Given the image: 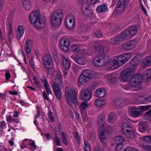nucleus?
Wrapping results in <instances>:
<instances>
[{"label":"nucleus","instance_id":"obj_22","mask_svg":"<svg viewBox=\"0 0 151 151\" xmlns=\"http://www.w3.org/2000/svg\"><path fill=\"white\" fill-rule=\"evenodd\" d=\"M130 114L133 117H136L140 116L142 114L139 107L133 108L131 109L130 110Z\"/></svg>","mask_w":151,"mask_h":151},{"label":"nucleus","instance_id":"obj_58","mask_svg":"<svg viewBox=\"0 0 151 151\" xmlns=\"http://www.w3.org/2000/svg\"><path fill=\"white\" fill-rule=\"evenodd\" d=\"M131 64L132 66L135 67L138 65V62L134 60H132L131 61Z\"/></svg>","mask_w":151,"mask_h":151},{"label":"nucleus","instance_id":"obj_55","mask_svg":"<svg viewBox=\"0 0 151 151\" xmlns=\"http://www.w3.org/2000/svg\"><path fill=\"white\" fill-rule=\"evenodd\" d=\"M88 106V104L85 102H83L81 103V106L82 109L84 110L87 108Z\"/></svg>","mask_w":151,"mask_h":151},{"label":"nucleus","instance_id":"obj_28","mask_svg":"<svg viewBox=\"0 0 151 151\" xmlns=\"http://www.w3.org/2000/svg\"><path fill=\"white\" fill-rule=\"evenodd\" d=\"M71 50L74 54L77 55L79 54L80 51V47L77 44L73 45L71 46Z\"/></svg>","mask_w":151,"mask_h":151},{"label":"nucleus","instance_id":"obj_60","mask_svg":"<svg viewBox=\"0 0 151 151\" xmlns=\"http://www.w3.org/2000/svg\"><path fill=\"white\" fill-rule=\"evenodd\" d=\"M33 58L32 57L29 59V63L32 69H35V68L34 64V63L33 61Z\"/></svg>","mask_w":151,"mask_h":151},{"label":"nucleus","instance_id":"obj_31","mask_svg":"<svg viewBox=\"0 0 151 151\" xmlns=\"http://www.w3.org/2000/svg\"><path fill=\"white\" fill-rule=\"evenodd\" d=\"M123 41L122 39L119 35L112 38L110 40V42L114 44H116Z\"/></svg>","mask_w":151,"mask_h":151},{"label":"nucleus","instance_id":"obj_61","mask_svg":"<svg viewBox=\"0 0 151 151\" xmlns=\"http://www.w3.org/2000/svg\"><path fill=\"white\" fill-rule=\"evenodd\" d=\"M142 148L145 150L151 151V146L150 145L143 146Z\"/></svg>","mask_w":151,"mask_h":151},{"label":"nucleus","instance_id":"obj_4","mask_svg":"<svg viewBox=\"0 0 151 151\" xmlns=\"http://www.w3.org/2000/svg\"><path fill=\"white\" fill-rule=\"evenodd\" d=\"M65 93L66 100L70 106H72V101L75 105L78 104L77 94L74 89H70L69 87H67L65 88Z\"/></svg>","mask_w":151,"mask_h":151},{"label":"nucleus","instance_id":"obj_18","mask_svg":"<svg viewBox=\"0 0 151 151\" xmlns=\"http://www.w3.org/2000/svg\"><path fill=\"white\" fill-rule=\"evenodd\" d=\"M58 85H52V86L55 95L57 98L60 99L61 98L62 93Z\"/></svg>","mask_w":151,"mask_h":151},{"label":"nucleus","instance_id":"obj_20","mask_svg":"<svg viewBox=\"0 0 151 151\" xmlns=\"http://www.w3.org/2000/svg\"><path fill=\"white\" fill-rule=\"evenodd\" d=\"M82 74L90 80L95 76V73L89 69H86L82 72Z\"/></svg>","mask_w":151,"mask_h":151},{"label":"nucleus","instance_id":"obj_49","mask_svg":"<svg viewBox=\"0 0 151 151\" xmlns=\"http://www.w3.org/2000/svg\"><path fill=\"white\" fill-rule=\"evenodd\" d=\"M48 116L50 122H53L54 120V118L52 115V112L50 111H48Z\"/></svg>","mask_w":151,"mask_h":151},{"label":"nucleus","instance_id":"obj_10","mask_svg":"<svg viewBox=\"0 0 151 151\" xmlns=\"http://www.w3.org/2000/svg\"><path fill=\"white\" fill-rule=\"evenodd\" d=\"M81 99L84 101H88L90 100L92 95V92L88 89L82 90L80 93Z\"/></svg>","mask_w":151,"mask_h":151},{"label":"nucleus","instance_id":"obj_11","mask_svg":"<svg viewBox=\"0 0 151 151\" xmlns=\"http://www.w3.org/2000/svg\"><path fill=\"white\" fill-rule=\"evenodd\" d=\"M109 129H108V130L104 131V129L103 131H101L99 134V139L101 143L105 144L106 140V133H109L112 130V128L110 126H109Z\"/></svg>","mask_w":151,"mask_h":151},{"label":"nucleus","instance_id":"obj_17","mask_svg":"<svg viewBox=\"0 0 151 151\" xmlns=\"http://www.w3.org/2000/svg\"><path fill=\"white\" fill-rule=\"evenodd\" d=\"M104 77L109 82L114 83L117 80V76L115 73H112L105 75Z\"/></svg>","mask_w":151,"mask_h":151},{"label":"nucleus","instance_id":"obj_38","mask_svg":"<svg viewBox=\"0 0 151 151\" xmlns=\"http://www.w3.org/2000/svg\"><path fill=\"white\" fill-rule=\"evenodd\" d=\"M94 104L96 107H99L104 105L105 103V101H102V99L98 100L96 99L95 100Z\"/></svg>","mask_w":151,"mask_h":151},{"label":"nucleus","instance_id":"obj_57","mask_svg":"<svg viewBox=\"0 0 151 151\" xmlns=\"http://www.w3.org/2000/svg\"><path fill=\"white\" fill-rule=\"evenodd\" d=\"M123 148L122 144L116 145V151H122Z\"/></svg>","mask_w":151,"mask_h":151},{"label":"nucleus","instance_id":"obj_30","mask_svg":"<svg viewBox=\"0 0 151 151\" xmlns=\"http://www.w3.org/2000/svg\"><path fill=\"white\" fill-rule=\"evenodd\" d=\"M78 80L80 83L83 84L87 83L90 79L81 74L79 76Z\"/></svg>","mask_w":151,"mask_h":151},{"label":"nucleus","instance_id":"obj_48","mask_svg":"<svg viewBox=\"0 0 151 151\" xmlns=\"http://www.w3.org/2000/svg\"><path fill=\"white\" fill-rule=\"evenodd\" d=\"M85 151H91L90 146L87 141H84Z\"/></svg>","mask_w":151,"mask_h":151},{"label":"nucleus","instance_id":"obj_29","mask_svg":"<svg viewBox=\"0 0 151 151\" xmlns=\"http://www.w3.org/2000/svg\"><path fill=\"white\" fill-rule=\"evenodd\" d=\"M65 26L68 29H73L75 25L74 20L73 19H70L69 20L68 22H65Z\"/></svg>","mask_w":151,"mask_h":151},{"label":"nucleus","instance_id":"obj_63","mask_svg":"<svg viewBox=\"0 0 151 151\" xmlns=\"http://www.w3.org/2000/svg\"><path fill=\"white\" fill-rule=\"evenodd\" d=\"M124 151H137V150L134 148L130 147H127L126 148Z\"/></svg>","mask_w":151,"mask_h":151},{"label":"nucleus","instance_id":"obj_45","mask_svg":"<svg viewBox=\"0 0 151 151\" xmlns=\"http://www.w3.org/2000/svg\"><path fill=\"white\" fill-rule=\"evenodd\" d=\"M114 117V113H111L109 115V118L107 120L109 122L111 123H113V119Z\"/></svg>","mask_w":151,"mask_h":151},{"label":"nucleus","instance_id":"obj_52","mask_svg":"<svg viewBox=\"0 0 151 151\" xmlns=\"http://www.w3.org/2000/svg\"><path fill=\"white\" fill-rule=\"evenodd\" d=\"M73 136L78 141H80L81 137L80 136H79L77 131L74 132Z\"/></svg>","mask_w":151,"mask_h":151},{"label":"nucleus","instance_id":"obj_1","mask_svg":"<svg viewBox=\"0 0 151 151\" xmlns=\"http://www.w3.org/2000/svg\"><path fill=\"white\" fill-rule=\"evenodd\" d=\"M29 19L31 23L37 28L42 29L45 26V19L43 17H41L37 10L34 11L30 14L29 16Z\"/></svg>","mask_w":151,"mask_h":151},{"label":"nucleus","instance_id":"obj_50","mask_svg":"<svg viewBox=\"0 0 151 151\" xmlns=\"http://www.w3.org/2000/svg\"><path fill=\"white\" fill-rule=\"evenodd\" d=\"M139 107L141 112H142V111H145L149 109L150 108V106H141Z\"/></svg>","mask_w":151,"mask_h":151},{"label":"nucleus","instance_id":"obj_24","mask_svg":"<svg viewBox=\"0 0 151 151\" xmlns=\"http://www.w3.org/2000/svg\"><path fill=\"white\" fill-rule=\"evenodd\" d=\"M142 63L144 68L151 66V56L146 57L142 60Z\"/></svg>","mask_w":151,"mask_h":151},{"label":"nucleus","instance_id":"obj_5","mask_svg":"<svg viewBox=\"0 0 151 151\" xmlns=\"http://www.w3.org/2000/svg\"><path fill=\"white\" fill-rule=\"evenodd\" d=\"M131 54L130 53L120 55L117 58L116 60H113L111 65L114 68H117L119 66H122L128 61L131 58Z\"/></svg>","mask_w":151,"mask_h":151},{"label":"nucleus","instance_id":"obj_16","mask_svg":"<svg viewBox=\"0 0 151 151\" xmlns=\"http://www.w3.org/2000/svg\"><path fill=\"white\" fill-rule=\"evenodd\" d=\"M61 59L63 68L66 70L69 69L70 66V64L68 58L65 56L63 55Z\"/></svg>","mask_w":151,"mask_h":151},{"label":"nucleus","instance_id":"obj_46","mask_svg":"<svg viewBox=\"0 0 151 151\" xmlns=\"http://www.w3.org/2000/svg\"><path fill=\"white\" fill-rule=\"evenodd\" d=\"M93 34L96 37L98 38H101L102 36L101 32L99 30L94 32L93 33Z\"/></svg>","mask_w":151,"mask_h":151},{"label":"nucleus","instance_id":"obj_13","mask_svg":"<svg viewBox=\"0 0 151 151\" xmlns=\"http://www.w3.org/2000/svg\"><path fill=\"white\" fill-rule=\"evenodd\" d=\"M63 77L61 72L59 70L57 71V74L55 75V78L53 81V84L60 85L62 84Z\"/></svg>","mask_w":151,"mask_h":151},{"label":"nucleus","instance_id":"obj_64","mask_svg":"<svg viewBox=\"0 0 151 151\" xmlns=\"http://www.w3.org/2000/svg\"><path fill=\"white\" fill-rule=\"evenodd\" d=\"M31 47H29L27 46H25V49L26 53L29 54L31 53Z\"/></svg>","mask_w":151,"mask_h":151},{"label":"nucleus","instance_id":"obj_54","mask_svg":"<svg viewBox=\"0 0 151 151\" xmlns=\"http://www.w3.org/2000/svg\"><path fill=\"white\" fill-rule=\"evenodd\" d=\"M6 124V123L4 121L1 122L0 124V131H3V129L4 128Z\"/></svg>","mask_w":151,"mask_h":151},{"label":"nucleus","instance_id":"obj_37","mask_svg":"<svg viewBox=\"0 0 151 151\" xmlns=\"http://www.w3.org/2000/svg\"><path fill=\"white\" fill-rule=\"evenodd\" d=\"M85 10V11L84 13V15L86 17H91L92 16L93 13L92 10L89 9L88 7H86Z\"/></svg>","mask_w":151,"mask_h":151},{"label":"nucleus","instance_id":"obj_2","mask_svg":"<svg viewBox=\"0 0 151 151\" xmlns=\"http://www.w3.org/2000/svg\"><path fill=\"white\" fill-rule=\"evenodd\" d=\"M142 77L140 73L136 74L132 76L128 83L125 85L124 89L126 90L130 89L131 87L135 88L134 91H139L141 89V83Z\"/></svg>","mask_w":151,"mask_h":151},{"label":"nucleus","instance_id":"obj_15","mask_svg":"<svg viewBox=\"0 0 151 151\" xmlns=\"http://www.w3.org/2000/svg\"><path fill=\"white\" fill-rule=\"evenodd\" d=\"M41 82L43 83V86L48 95L52 94V92L50 88V86L45 76H42L41 79Z\"/></svg>","mask_w":151,"mask_h":151},{"label":"nucleus","instance_id":"obj_56","mask_svg":"<svg viewBox=\"0 0 151 151\" xmlns=\"http://www.w3.org/2000/svg\"><path fill=\"white\" fill-rule=\"evenodd\" d=\"M123 148L122 144L116 145V151H122Z\"/></svg>","mask_w":151,"mask_h":151},{"label":"nucleus","instance_id":"obj_34","mask_svg":"<svg viewBox=\"0 0 151 151\" xmlns=\"http://www.w3.org/2000/svg\"><path fill=\"white\" fill-rule=\"evenodd\" d=\"M114 142L116 145L122 144L124 141V139L122 136H116L114 138Z\"/></svg>","mask_w":151,"mask_h":151},{"label":"nucleus","instance_id":"obj_25","mask_svg":"<svg viewBox=\"0 0 151 151\" xmlns=\"http://www.w3.org/2000/svg\"><path fill=\"white\" fill-rule=\"evenodd\" d=\"M126 3V0H119L116 7L118 9L120 8V11L123 12L124 10Z\"/></svg>","mask_w":151,"mask_h":151},{"label":"nucleus","instance_id":"obj_62","mask_svg":"<svg viewBox=\"0 0 151 151\" xmlns=\"http://www.w3.org/2000/svg\"><path fill=\"white\" fill-rule=\"evenodd\" d=\"M6 81H8L11 77V75L9 72L7 71L5 73V75Z\"/></svg>","mask_w":151,"mask_h":151},{"label":"nucleus","instance_id":"obj_6","mask_svg":"<svg viewBox=\"0 0 151 151\" xmlns=\"http://www.w3.org/2000/svg\"><path fill=\"white\" fill-rule=\"evenodd\" d=\"M121 128L122 132L128 138H132L135 137L133 128L127 123H122Z\"/></svg>","mask_w":151,"mask_h":151},{"label":"nucleus","instance_id":"obj_14","mask_svg":"<svg viewBox=\"0 0 151 151\" xmlns=\"http://www.w3.org/2000/svg\"><path fill=\"white\" fill-rule=\"evenodd\" d=\"M71 57L72 59L80 65H83L86 64V59L83 56L76 57L74 55H72L71 56Z\"/></svg>","mask_w":151,"mask_h":151},{"label":"nucleus","instance_id":"obj_21","mask_svg":"<svg viewBox=\"0 0 151 151\" xmlns=\"http://www.w3.org/2000/svg\"><path fill=\"white\" fill-rule=\"evenodd\" d=\"M24 32V27L22 25H19L17 28V38L20 39L23 36Z\"/></svg>","mask_w":151,"mask_h":151},{"label":"nucleus","instance_id":"obj_59","mask_svg":"<svg viewBox=\"0 0 151 151\" xmlns=\"http://www.w3.org/2000/svg\"><path fill=\"white\" fill-rule=\"evenodd\" d=\"M43 97L44 99V100H46L47 101H49L50 100V99L47 95L46 92L44 91L43 92Z\"/></svg>","mask_w":151,"mask_h":151},{"label":"nucleus","instance_id":"obj_41","mask_svg":"<svg viewBox=\"0 0 151 151\" xmlns=\"http://www.w3.org/2000/svg\"><path fill=\"white\" fill-rule=\"evenodd\" d=\"M54 142H56V145L57 146H60L61 145L60 140L57 136V133H55V136L54 138Z\"/></svg>","mask_w":151,"mask_h":151},{"label":"nucleus","instance_id":"obj_35","mask_svg":"<svg viewBox=\"0 0 151 151\" xmlns=\"http://www.w3.org/2000/svg\"><path fill=\"white\" fill-rule=\"evenodd\" d=\"M22 4L24 8L27 10H29L30 7V3L29 0H22Z\"/></svg>","mask_w":151,"mask_h":151},{"label":"nucleus","instance_id":"obj_33","mask_svg":"<svg viewBox=\"0 0 151 151\" xmlns=\"http://www.w3.org/2000/svg\"><path fill=\"white\" fill-rule=\"evenodd\" d=\"M61 134L62 136V137H61V139L63 142L64 143L65 146H67L68 145L69 143L66 134H65L63 131L62 132Z\"/></svg>","mask_w":151,"mask_h":151},{"label":"nucleus","instance_id":"obj_9","mask_svg":"<svg viewBox=\"0 0 151 151\" xmlns=\"http://www.w3.org/2000/svg\"><path fill=\"white\" fill-rule=\"evenodd\" d=\"M106 117L103 114H101L99 116L97 123L98 126L100 128L104 129V131L108 130L109 129V126L105 123Z\"/></svg>","mask_w":151,"mask_h":151},{"label":"nucleus","instance_id":"obj_27","mask_svg":"<svg viewBox=\"0 0 151 151\" xmlns=\"http://www.w3.org/2000/svg\"><path fill=\"white\" fill-rule=\"evenodd\" d=\"M127 29L132 37L137 33V27L135 26L130 27Z\"/></svg>","mask_w":151,"mask_h":151},{"label":"nucleus","instance_id":"obj_47","mask_svg":"<svg viewBox=\"0 0 151 151\" xmlns=\"http://www.w3.org/2000/svg\"><path fill=\"white\" fill-rule=\"evenodd\" d=\"M33 80L37 87L39 88L41 86L40 81H38L36 78L34 77L33 78Z\"/></svg>","mask_w":151,"mask_h":151},{"label":"nucleus","instance_id":"obj_7","mask_svg":"<svg viewBox=\"0 0 151 151\" xmlns=\"http://www.w3.org/2000/svg\"><path fill=\"white\" fill-rule=\"evenodd\" d=\"M103 55H100L95 56L93 60L94 65L97 67H102L105 65L107 62Z\"/></svg>","mask_w":151,"mask_h":151},{"label":"nucleus","instance_id":"obj_3","mask_svg":"<svg viewBox=\"0 0 151 151\" xmlns=\"http://www.w3.org/2000/svg\"><path fill=\"white\" fill-rule=\"evenodd\" d=\"M63 17V12L62 9H59L55 10L51 16V24L54 26H58L61 24Z\"/></svg>","mask_w":151,"mask_h":151},{"label":"nucleus","instance_id":"obj_43","mask_svg":"<svg viewBox=\"0 0 151 151\" xmlns=\"http://www.w3.org/2000/svg\"><path fill=\"white\" fill-rule=\"evenodd\" d=\"M60 43L63 44L64 45H66L69 46L70 45V42L69 40L66 38H63L62 39Z\"/></svg>","mask_w":151,"mask_h":151},{"label":"nucleus","instance_id":"obj_26","mask_svg":"<svg viewBox=\"0 0 151 151\" xmlns=\"http://www.w3.org/2000/svg\"><path fill=\"white\" fill-rule=\"evenodd\" d=\"M130 76V73L127 71H123L121 74V78L124 82H126L129 80Z\"/></svg>","mask_w":151,"mask_h":151},{"label":"nucleus","instance_id":"obj_8","mask_svg":"<svg viewBox=\"0 0 151 151\" xmlns=\"http://www.w3.org/2000/svg\"><path fill=\"white\" fill-rule=\"evenodd\" d=\"M53 60L50 55L46 54L43 58V62L45 67L50 70L52 69L53 67Z\"/></svg>","mask_w":151,"mask_h":151},{"label":"nucleus","instance_id":"obj_23","mask_svg":"<svg viewBox=\"0 0 151 151\" xmlns=\"http://www.w3.org/2000/svg\"><path fill=\"white\" fill-rule=\"evenodd\" d=\"M119 35L123 41L124 40H126L132 37L127 29Z\"/></svg>","mask_w":151,"mask_h":151},{"label":"nucleus","instance_id":"obj_12","mask_svg":"<svg viewBox=\"0 0 151 151\" xmlns=\"http://www.w3.org/2000/svg\"><path fill=\"white\" fill-rule=\"evenodd\" d=\"M136 42L134 40H132L125 42L122 45V48L124 50H129L134 47Z\"/></svg>","mask_w":151,"mask_h":151},{"label":"nucleus","instance_id":"obj_40","mask_svg":"<svg viewBox=\"0 0 151 151\" xmlns=\"http://www.w3.org/2000/svg\"><path fill=\"white\" fill-rule=\"evenodd\" d=\"M124 101L122 100H114V103L115 105L117 107H121L123 105Z\"/></svg>","mask_w":151,"mask_h":151},{"label":"nucleus","instance_id":"obj_44","mask_svg":"<svg viewBox=\"0 0 151 151\" xmlns=\"http://www.w3.org/2000/svg\"><path fill=\"white\" fill-rule=\"evenodd\" d=\"M143 140L145 142L148 143H151V135H147L143 137Z\"/></svg>","mask_w":151,"mask_h":151},{"label":"nucleus","instance_id":"obj_39","mask_svg":"<svg viewBox=\"0 0 151 151\" xmlns=\"http://www.w3.org/2000/svg\"><path fill=\"white\" fill-rule=\"evenodd\" d=\"M147 129L146 125L144 123H142L141 124V125H139L138 130L143 133L146 132Z\"/></svg>","mask_w":151,"mask_h":151},{"label":"nucleus","instance_id":"obj_42","mask_svg":"<svg viewBox=\"0 0 151 151\" xmlns=\"http://www.w3.org/2000/svg\"><path fill=\"white\" fill-rule=\"evenodd\" d=\"M60 49L64 52H67L69 50V46L65 45H64L60 43Z\"/></svg>","mask_w":151,"mask_h":151},{"label":"nucleus","instance_id":"obj_53","mask_svg":"<svg viewBox=\"0 0 151 151\" xmlns=\"http://www.w3.org/2000/svg\"><path fill=\"white\" fill-rule=\"evenodd\" d=\"M106 49L107 48L106 47H104L102 46H99V52L101 53H106L107 52L106 51Z\"/></svg>","mask_w":151,"mask_h":151},{"label":"nucleus","instance_id":"obj_51","mask_svg":"<svg viewBox=\"0 0 151 151\" xmlns=\"http://www.w3.org/2000/svg\"><path fill=\"white\" fill-rule=\"evenodd\" d=\"M33 43L32 40L30 39H28L26 42V46H27L29 47H32V45Z\"/></svg>","mask_w":151,"mask_h":151},{"label":"nucleus","instance_id":"obj_36","mask_svg":"<svg viewBox=\"0 0 151 151\" xmlns=\"http://www.w3.org/2000/svg\"><path fill=\"white\" fill-rule=\"evenodd\" d=\"M144 74L147 77L146 82H148L151 78V68L145 70Z\"/></svg>","mask_w":151,"mask_h":151},{"label":"nucleus","instance_id":"obj_19","mask_svg":"<svg viewBox=\"0 0 151 151\" xmlns=\"http://www.w3.org/2000/svg\"><path fill=\"white\" fill-rule=\"evenodd\" d=\"M94 94L99 98H103L106 95V91L102 88H99L94 92Z\"/></svg>","mask_w":151,"mask_h":151},{"label":"nucleus","instance_id":"obj_32","mask_svg":"<svg viewBox=\"0 0 151 151\" xmlns=\"http://www.w3.org/2000/svg\"><path fill=\"white\" fill-rule=\"evenodd\" d=\"M108 9L107 6L105 4H102L98 6L96 10L99 13H101L106 12Z\"/></svg>","mask_w":151,"mask_h":151}]
</instances>
